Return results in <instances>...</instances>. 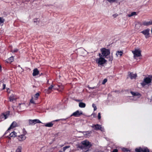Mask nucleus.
I'll return each instance as SVG.
<instances>
[{
    "instance_id": "obj_12",
    "label": "nucleus",
    "mask_w": 152,
    "mask_h": 152,
    "mask_svg": "<svg viewBox=\"0 0 152 152\" xmlns=\"http://www.w3.org/2000/svg\"><path fill=\"white\" fill-rule=\"evenodd\" d=\"M10 101L12 102L13 100H15L16 99L15 96V95L12 94L9 97Z\"/></svg>"
},
{
    "instance_id": "obj_15",
    "label": "nucleus",
    "mask_w": 152,
    "mask_h": 152,
    "mask_svg": "<svg viewBox=\"0 0 152 152\" xmlns=\"http://www.w3.org/2000/svg\"><path fill=\"white\" fill-rule=\"evenodd\" d=\"M9 114V112H8L2 114L1 115V118H3L4 117V119H6Z\"/></svg>"
},
{
    "instance_id": "obj_19",
    "label": "nucleus",
    "mask_w": 152,
    "mask_h": 152,
    "mask_svg": "<svg viewBox=\"0 0 152 152\" xmlns=\"http://www.w3.org/2000/svg\"><path fill=\"white\" fill-rule=\"evenodd\" d=\"M129 76L131 79H135L137 77V75L136 74H133L132 73H130Z\"/></svg>"
},
{
    "instance_id": "obj_23",
    "label": "nucleus",
    "mask_w": 152,
    "mask_h": 152,
    "mask_svg": "<svg viewBox=\"0 0 152 152\" xmlns=\"http://www.w3.org/2000/svg\"><path fill=\"white\" fill-rule=\"evenodd\" d=\"M141 150L142 152H149V149L147 148H142Z\"/></svg>"
},
{
    "instance_id": "obj_5",
    "label": "nucleus",
    "mask_w": 152,
    "mask_h": 152,
    "mask_svg": "<svg viewBox=\"0 0 152 152\" xmlns=\"http://www.w3.org/2000/svg\"><path fill=\"white\" fill-rule=\"evenodd\" d=\"M151 82V79L149 77H146L145 78L143 82L141 83L142 86H144L146 84H148Z\"/></svg>"
},
{
    "instance_id": "obj_46",
    "label": "nucleus",
    "mask_w": 152,
    "mask_h": 152,
    "mask_svg": "<svg viewBox=\"0 0 152 152\" xmlns=\"http://www.w3.org/2000/svg\"><path fill=\"white\" fill-rule=\"evenodd\" d=\"M58 87H60V88L62 89H63V88H64V87L63 86H58Z\"/></svg>"
},
{
    "instance_id": "obj_36",
    "label": "nucleus",
    "mask_w": 152,
    "mask_h": 152,
    "mask_svg": "<svg viewBox=\"0 0 152 152\" xmlns=\"http://www.w3.org/2000/svg\"><path fill=\"white\" fill-rule=\"evenodd\" d=\"M107 81V79L106 78L104 79L102 82V84H104Z\"/></svg>"
},
{
    "instance_id": "obj_3",
    "label": "nucleus",
    "mask_w": 152,
    "mask_h": 152,
    "mask_svg": "<svg viewBox=\"0 0 152 152\" xmlns=\"http://www.w3.org/2000/svg\"><path fill=\"white\" fill-rule=\"evenodd\" d=\"M81 143V145H79V146H87L89 147L91 146V145L90 143L87 140L82 141Z\"/></svg>"
},
{
    "instance_id": "obj_50",
    "label": "nucleus",
    "mask_w": 152,
    "mask_h": 152,
    "mask_svg": "<svg viewBox=\"0 0 152 152\" xmlns=\"http://www.w3.org/2000/svg\"><path fill=\"white\" fill-rule=\"evenodd\" d=\"M18 66L19 67V66H20V65H19Z\"/></svg>"
},
{
    "instance_id": "obj_2",
    "label": "nucleus",
    "mask_w": 152,
    "mask_h": 152,
    "mask_svg": "<svg viewBox=\"0 0 152 152\" xmlns=\"http://www.w3.org/2000/svg\"><path fill=\"white\" fill-rule=\"evenodd\" d=\"M99 58L98 60H96V62L99 65H102L105 63L107 60L104 59V57L102 56L101 54L99 53Z\"/></svg>"
},
{
    "instance_id": "obj_32",
    "label": "nucleus",
    "mask_w": 152,
    "mask_h": 152,
    "mask_svg": "<svg viewBox=\"0 0 152 152\" xmlns=\"http://www.w3.org/2000/svg\"><path fill=\"white\" fill-rule=\"evenodd\" d=\"M2 84L3 85V89H4L6 87V85L3 83V82L2 81H1L0 82V85Z\"/></svg>"
},
{
    "instance_id": "obj_49",
    "label": "nucleus",
    "mask_w": 152,
    "mask_h": 152,
    "mask_svg": "<svg viewBox=\"0 0 152 152\" xmlns=\"http://www.w3.org/2000/svg\"><path fill=\"white\" fill-rule=\"evenodd\" d=\"M151 32L152 34V28H151Z\"/></svg>"
},
{
    "instance_id": "obj_34",
    "label": "nucleus",
    "mask_w": 152,
    "mask_h": 152,
    "mask_svg": "<svg viewBox=\"0 0 152 152\" xmlns=\"http://www.w3.org/2000/svg\"><path fill=\"white\" fill-rule=\"evenodd\" d=\"M141 150H142V148H140L139 149L136 148L135 150L136 152H142Z\"/></svg>"
},
{
    "instance_id": "obj_25",
    "label": "nucleus",
    "mask_w": 152,
    "mask_h": 152,
    "mask_svg": "<svg viewBox=\"0 0 152 152\" xmlns=\"http://www.w3.org/2000/svg\"><path fill=\"white\" fill-rule=\"evenodd\" d=\"M13 61V57L12 56L9 58L7 60V62H11Z\"/></svg>"
},
{
    "instance_id": "obj_22",
    "label": "nucleus",
    "mask_w": 152,
    "mask_h": 152,
    "mask_svg": "<svg viewBox=\"0 0 152 152\" xmlns=\"http://www.w3.org/2000/svg\"><path fill=\"white\" fill-rule=\"evenodd\" d=\"M53 125V124L52 122L48 123L45 125L46 127H51Z\"/></svg>"
},
{
    "instance_id": "obj_13",
    "label": "nucleus",
    "mask_w": 152,
    "mask_h": 152,
    "mask_svg": "<svg viewBox=\"0 0 152 152\" xmlns=\"http://www.w3.org/2000/svg\"><path fill=\"white\" fill-rule=\"evenodd\" d=\"M17 123L15 122H13L10 125V126L8 129V130H9L11 129L16 127L17 126Z\"/></svg>"
},
{
    "instance_id": "obj_27",
    "label": "nucleus",
    "mask_w": 152,
    "mask_h": 152,
    "mask_svg": "<svg viewBox=\"0 0 152 152\" xmlns=\"http://www.w3.org/2000/svg\"><path fill=\"white\" fill-rule=\"evenodd\" d=\"M39 95V93H37L34 96V99L35 100H37Z\"/></svg>"
},
{
    "instance_id": "obj_48",
    "label": "nucleus",
    "mask_w": 152,
    "mask_h": 152,
    "mask_svg": "<svg viewBox=\"0 0 152 152\" xmlns=\"http://www.w3.org/2000/svg\"><path fill=\"white\" fill-rule=\"evenodd\" d=\"M1 67H0V72L1 71Z\"/></svg>"
},
{
    "instance_id": "obj_24",
    "label": "nucleus",
    "mask_w": 152,
    "mask_h": 152,
    "mask_svg": "<svg viewBox=\"0 0 152 152\" xmlns=\"http://www.w3.org/2000/svg\"><path fill=\"white\" fill-rule=\"evenodd\" d=\"M137 15V13L136 12H131V14H129L128 15V16L129 17H130L133 15Z\"/></svg>"
},
{
    "instance_id": "obj_42",
    "label": "nucleus",
    "mask_w": 152,
    "mask_h": 152,
    "mask_svg": "<svg viewBox=\"0 0 152 152\" xmlns=\"http://www.w3.org/2000/svg\"><path fill=\"white\" fill-rule=\"evenodd\" d=\"M26 132L25 130H24V129L23 134V135H25L26 134Z\"/></svg>"
},
{
    "instance_id": "obj_37",
    "label": "nucleus",
    "mask_w": 152,
    "mask_h": 152,
    "mask_svg": "<svg viewBox=\"0 0 152 152\" xmlns=\"http://www.w3.org/2000/svg\"><path fill=\"white\" fill-rule=\"evenodd\" d=\"M92 106L94 108V110L95 111V110H96L97 108H96V106L94 104H92Z\"/></svg>"
},
{
    "instance_id": "obj_14",
    "label": "nucleus",
    "mask_w": 152,
    "mask_h": 152,
    "mask_svg": "<svg viewBox=\"0 0 152 152\" xmlns=\"http://www.w3.org/2000/svg\"><path fill=\"white\" fill-rule=\"evenodd\" d=\"M26 137L24 136V135L22 134L18 137V140L20 141H23L26 139Z\"/></svg>"
},
{
    "instance_id": "obj_30",
    "label": "nucleus",
    "mask_w": 152,
    "mask_h": 152,
    "mask_svg": "<svg viewBox=\"0 0 152 152\" xmlns=\"http://www.w3.org/2000/svg\"><path fill=\"white\" fill-rule=\"evenodd\" d=\"M5 21V20L3 18L0 17V24L3 23Z\"/></svg>"
},
{
    "instance_id": "obj_4",
    "label": "nucleus",
    "mask_w": 152,
    "mask_h": 152,
    "mask_svg": "<svg viewBox=\"0 0 152 152\" xmlns=\"http://www.w3.org/2000/svg\"><path fill=\"white\" fill-rule=\"evenodd\" d=\"M132 52L134 54V57H140L141 56V51L139 50L136 49L134 51H132Z\"/></svg>"
},
{
    "instance_id": "obj_9",
    "label": "nucleus",
    "mask_w": 152,
    "mask_h": 152,
    "mask_svg": "<svg viewBox=\"0 0 152 152\" xmlns=\"http://www.w3.org/2000/svg\"><path fill=\"white\" fill-rule=\"evenodd\" d=\"M82 114L83 113L82 112H79V111L77 110L73 113L71 116H74L75 117H78Z\"/></svg>"
},
{
    "instance_id": "obj_38",
    "label": "nucleus",
    "mask_w": 152,
    "mask_h": 152,
    "mask_svg": "<svg viewBox=\"0 0 152 152\" xmlns=\"http://www.w3.org/2000/svg\"><path fill=\"white\" fill-rule=\"evenodd\" d=\"M116 0H107V1L110 3L114 2Z\"/></svg>"
},
{
    "instance_id": "obj_10",
    "label": "nucleus",
    "mask_w": 152,
    "mask_h": 152,
    "mask_svg": "<svg viewBox=\"0 0 152 152\" xmlns=\"http://www.w3.org/2000/svg\"><path fill=\"white\" fill-rule=\"evenodd\" d=\"M130 93L132 95V96L134 97L137 96V98H139L141 96L140 94L138 92H134L131 91Z\"/></svg>"
},
{
    "instance_id": "obj_43",
    "label": "nucleus",
    "mask_w": 152,
    "mask_h": 152,
    "mask_svg": "<svg viewBox=\"0 0 152 152\" xmlns=\"http://www.w3.org/2000/svg\"><path fill=\"white\" fill-rule=\"evenodd\" d=\"M118 150L117 149H114L113 150L112 152H118Z\"/></svg>"
},
{
    "instance_id": "obj_44",
    "label": "nucleus",
    "mask_w": 152,
    "mask_h": 152,
    "mask_svg": "<svg viewBox=\"0 0 152 152\" xmlns=\"http://www.w3.org/2000/svg\"><path fill=\"white\" fill-rule=\"evenodd\" d=\"M69 146H66L64 148V151L66 149L69 148Z\"/></svg>"
},
{
    "instance_id": "obj_33",
    "label": "nucleus",
    "mask_w": 152,
    "mask_h": 152,
    "mask_svg": "<svg viewBox=\"0 0 152 152\" xmlns=\"http://www.w3.org/2000/svg\"><path fill=\"white\" fill-rule=\"evenodd\" d=\"M123 54V52L122 51H117V53H116L117 55H119L121 56Z\"/></svg>"
},
{
    "instance_id": "obj_18",
    "label": "nucleus",
    "mask_w": 152,
    "mask_h": 152,
    "mask_svg": "<svg viewBox=\"0 0 152 152\" xmlns=\"http://www.w3.org/2000/svg\"><path fill=\"white\" fill-rule=\"evenodd\" d=\"M143 25L145 26H148L152 25L150 21L148 22L145 21L143 23Z\"/></svg>"
},
{
    "instance_id": "obj_47",
    "label": "nucleus",
    "mask_w": 152,
    "mask_h": 152,
    "mask_svg": "<svg viewBox=\"0 0 152 152\" xmlns=\"http://www.w3.org/2000/svg\"><path fill=\"white\" fill-rule=\"evenodd\" d=\"M76 101H77V102H80V100H76Z\"/></svg>"
},
{
    "instance_id": "obj_11",
    "label": "nucleus",
    "mask_w": 152,
    "mask_h": 152,
    "mask_svg": "<svg viewBox=\"0 0 152 152\" xmlns=\"http://www.w3.org/2000/svg\"><path fill=\"white\" fill-rule=\"evenodd\" d=\"M91 147H87V146H79V148L85 152H86L88 151L89 149Z\"/></svg>"
},
{
    "instance_id": "obj_21",
    "label": "nucleus",
    "mask_w": 152,
    "mask_h": 152,
    "mask_svg": "<svg viewBox=\"0 0 152 152\" xmlns=\"http://www.w3.org/2000/svg\"><path fill=\"white\" fill-rule=\"evenodd\" d=\"M10 136L12 137H15L17 136L16 133L15 132H13L10 134Z\"/></svg>"
},
{
    "instance_id": "obj_29",
    "label": "nucleus",
    "mask_w": 152,
    "mask_h": 152,
    "mask_svg": "<svg viewBox=\"0 0 152 152\" xmlns=\"http://www.w3.org/2000/svg\"><path fill=\"white\" fill-rule=\"evenodd\" d=\"M122 150L124 152H130V150H128L126 148H123Z\"/></svg>"
},
{
    "instance_id": "obj_28",
    "label": "nucleus",
    "mask_w": 152,
    "mask_h": 152,
    "mask_svg": "<svg viewBox=\"0 0 152 152\" xmlns=\"http://www.w3.org/2000/svg\"><path fill=\"white\" fill-rule=\"evenodd\" d=\"M34 124L36 123H41V122L38 119H34Z\"/></svg>"
},
{
    "instance_id": "obj_8",
    "label": "nucleus",
    "mask_w": 152,
    "mask_h": 152,
    "mask_svg": "<svg viewBox=\"0 0 152 152\" xmlns=\"http://www.w3.org/2000/svg\"><path fill=\"white\" fill-rule=\"evenodd\" d=\"M91 127L94 128V129L96 130H101L102 127L101 125L98 124L93 125L91 126Z\"/></svg>"
},
{
    "instance_id": "obj_40",
    "label": "nucleus",
    "mask_w": 152,
    "mask_h": 152,
    "mask_svg": "<svg viewBox=\"0 0 152 152\" xmlns=\"http://www.w3.org/2000/svg\"><path fill=\"white\" fill-rule=\"evenodd\" d=\"M30 102L31 103L35 104V103L33 99V98H32V99L30 100Z\"/></svg>"
},
{
    "instance_id": "obj_6",
    "label": "nucleus",
    "mask_w": 152,
    "mask_h": 152,
    "mask_svg": "<svg viewBox=\"0 0 152 152\" xmlns=\"http://www.w3.org/2000/svg\"><path fill=\"white\" fill-rule=\"evenodd\" d=\"M150 29L149 28H147L141 32V33L144 34L146 38H147V36L149 34V31Z\"/></svg>"
},
{
    "instance_id": "obj_41",
    "label": "nucleus",
    "mask_w": 152,
    "mask_h": 152,
    "mask_svg": "<svg viewBox=\"0 0 152 152\" xmlns=\"http://www.w3.org/2000/svg\"><path fill=\"white\" fill-rule=\"evenodd\" d=\"M88 87L89 89H95V88H96V87H89V86H88Z\"/></svg>"
},
{
    "instance_id": "obj_35",
    "label": "nucleus",
    "mask_w": 152,
    "mask_h": 152,
    "mask_svg": "<svg viewBox=\"0 0 152 152\" xmlns=\"http://www.w3.org/2000/svg\"><path fill=\"white\" fill-rule=\"evenodd\" d=\"M18 50L17 49V48H15V49L13 50H12L11 51V52L12 53H16L18 51Z\"/></svg>"
},
{
    "instance_id": "obj_26",
    "label": "nucleus",
    "mask_w": 152,
    "mask_h": 152,
    "mask_svg": "<svg viewBox=\"0 0 152 152\" xmlns=\"http://www.w3.org/2000/svg\"><path fill=\"white\" fill-rule=\"evenodd\" d=\"M22 148L20 146H19L16 149L15 152H21Z\"/></svg>"
},
{
    "instance_id": "obj_1",
    "label": "nucleus",
    "mask_w": 152,
    "mask_h": 152,
    "mask_svg": "<svg viewBox=\"0 0 152 152\" xmlns=\"http://www.w3.org/2000/svg\"><path fill=\"white\" fill-rule=\"evenodd\" d=\"M102 52L101 55L102 56L108 59V60L110 61H112L113 60L112 57H109V58L107 57L110 54V50L109 49H107L105 48H103L101 49Z\"/></svg>"
},
{
    "instance_id": "obj_20",
    "label": "nucleus",
    "mask_w": 152,
    "mask_h": 152,
    "mask_svg": "<svg viewBox=\"0 0 152 152\" xmlns=\"http://www.w3.org/2000/svg\"><path fill=\"white\" fill-rule=\"evenodd\" d=\"M79 106L80 107L84 108L86 107V104L82 102H80L79 103Z\"/></svg>"
},
{
    "instance_id": "obj_39",
    "label": "nucleus",
    "mask_w": 152,
    "mask_h": 152,
    "mask_svg": "<svg viewBox=\"0 0 152 152\" xmlns=\"http://www.w3.org/2000/svg\"><path fill=\"white\" fill-rule=\"evenodd\" d=\"M101 118V115L100 113H99L98 114V118L99 119H100Z\"/></svg>"
},
{
    "instance_id": "obj_7",
    "label": "nucleus",
    "mask_w": 152,
    "mask_h": 152,
    "mask_svg": "<svg viewBox=\"0 0 152 152\" xmlns=\"http://www.w3.org/2000/svg\"><path fill=\"white\" fill-rule=\"evenodd\" d=\"M58 89L57 88L55 87L54 85L52 84L50 86L48 87V89L47 90V91L48 94H50L51 92L52 89Z\"/></svg>"
},
{
    "instance_id": "obj_51",
    "label": "nucleus",
    "mask_w": 152,
    "mask_h": 152,
    "mask_svg": "<svg viewBox=\"0 0 152 152\" xmlns=\"http://www.w3.org/2000/svg\"><path fill=\"white\" fill-rule=\"evenodd\" d=\"M34 22H36V21H34Z\"/></svg>"
},
{
    "instance_id": "obj_31",
    "label": "nucleus",
    "mask_w": 152,
    "mask_h": 152,
    "mask_svg": "<svg viewBox=\"0 0 152 152\" xmlns=\"http://www.w3.org/2000/svg\"><path fill=\"white\" fill-rule=\"evenodd\" d=\"M29 125H34V120H29Z\"/></svg>"
},
{
    "instance_id": "obj_45",
    "label": "nucleus",
    "mask_w": 152,
    "mask_h": 152,
    "mask_svg": "<svg viewBox=\"0 0 152 152\" xmlns=\"http://www.w3.org/2000/svg\"><path fill=\"white\" fill-rule=\"evenodd\" d=\"M117 16H118V15L117 14H113V16L114 17H116Z\"/></svg>"
},
{
    "instance_id": "obj_16",
    "label": "nucleus",
    "mask_w": 152,
    "mask_h": 152,
    "mask_svg": "<svg viewBox=\"0 0 152 152\" xmlns=\"http://www.w3.org/2000/svg\"><path fill=\"white\" fill-rule=\"evenodd\" d=\"M39 74V71L38 70L37 68L34 69L33 70V76H35L38 75Z\"/></svg>"
},
{
    "instance_id": "obj_17",
    "label": "nucleus",
    "mask_w": 152,
    "mask_h": 152,
    "mask_svg": "<svg viewBox=\"0 0 152 152\" xmlns=\"http://www.w3.org/2000/svg\"><path fill=\"white\" fill-rule=\"evenodd\" d=\"M92 133L91 131L83 132L84 134L86 137H88L90 136V135Z\"/></svg>"
}]
</instances>
